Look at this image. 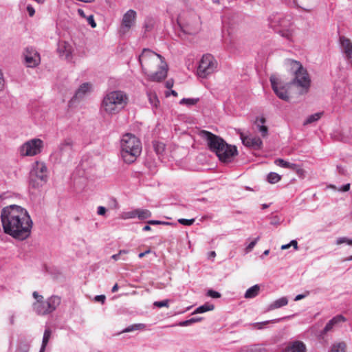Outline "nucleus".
Returning a JSON list of instances; mask_svg holds the SVG:
<instances>
[{
  "instance_id": "54",
  "label": "nucleus",
  "mask_w": 352,
  "mask_h": 352,
  "mask_svg": "<svg viewBox=\"0 0 352 352\" xmlns=\"http://www.w3.org/2000/svg\"><path fill=\"white\" fill-rule=\"evenodd\" d=\"M192 324L190 319L180 322L179 325L182 327H186Z\"/></svg>"
},
{
  "instance_id": "57",
  "label": "nucleus",
  "mask_w": 352,
  "mask_h": 352,
  "mask_svg": "<svg viewBox=\"0 0 352 352\" xmlns=\"http://www.w3.org/2000/svg\"><path fill=\"white\" fill-rule=\"evenodd\" d=\"M78 14L82 18H86L87 16L85 15V13L84 12V10L81 8H78Z\"/></svg>"
},
{
  "instance_id": "58",
  "label": "nucleus",
  "mask_w": 352,
  "mask_h": 352,
  "mask_svg": "<svg viewBox=\"0 0 352 352\" xmlns=\"http://www.w3.org/2000/svg\"><path fill=\"white\" fill-rule=\"evenodd\" d=\"M307 296V294H298L297 295L295 298H294V300L295 301H298V300H300L304 298H305Z\"/></svg>"
},
{
  "instance_id": "28",
  "label": "nucleus",
  "mask_w": 352,
  "mask_h": 352,
  "mask_svg": "<svg viewBox=\"0 0 352 352\" xmlns=\"http://www.w3.org/2000/svg\"><path fill=\"white\" fill-rule=\"evenodd\" d=\"M214 308V306L213 305L209 304V303H205L204 305H201L199 307H197L193 311L192 314L205 313L206 311L213 310Z\"/></svg>"
},
{
  "instance_id": "53",
  "label": "nucleus",
  "mask_w": 352,
  "mask_h": 352,
  "mask_svg": "<svg viewBox=\"0 0 352 352\" xmlns=\"http://www.w3.org/2000/svg\"><path fill=\"white\" fill-rule=\"evenodd\" d=\"M349 189H350V184H346L341 186L338 190L342 191V192H347L349 190Z\"/></svg>"
},
{
  "instance_id": "20",
  "label": "nucleus",
  "mask_w": 352,
  "mask_h": 352,
  "mask_svg": "<svg viewBox=\"0 0 352 352\" xmlns=\"http://www.w3.org/2000/svg\"><path fill=\"white\" fill-rule=\"evenodd\" d=\"M161 64L162 65L160 66L159 69L156 72L148 76L151 80L158 82L164 80L166 77L168 66L163 60L162 62H161Z\"/></svg>"
},
{
  "instance_id": "17",
  "label": "nucleus",
  "mask_w": 352,
  "mask_h": 352,
  "mask_svg": "<svg viewBox=\"0 0 352 352\" xmlns=\"http://www.w3.org/2000/svg\"><path fill=\"white\" fill-rule=\"evenodd\" d=\"M346 321V318L342 315H337L331 319L324 328L320 331V337H323L326 333L333 330L336 327H338L341 323Z\"/></svg>"
},
{
  "instance_id": "21",
  "label": "nucleus",
  "mask_w": 352,
  "mask_h": 352,
  "mask_svg": "<svg viewBox=\"0 0 352 352\" xmlns=\"http://www.w3.org/2000/svg\"><path fill=\"white\" fill-rule=\"evenodd\" d=\"M285 352H307V347L302 341H292L286 346Z\"/></svg>"
},
{
  "instance_id": "46",
  "label": "nucleus",
  "mask_w": 352,
  "mask_h": 352,
  "mask_svg": "<svg viewBox=\"0 0 352 352\" xmlns=\"http://www.w3.org/2000/svg\"><path fill=\"white\" fill-rule=\"evenodd\" d=\"M149 225H161V224H169L168 222L157 221V220H150L148 221Z\"/></svg>"
},
{
  "instance_id": "37",
  "label": "nucleus",
  "mask_w": 352,
  "mask_h": 352,
  "mask_svg": "<svg viewBox=\"0 0 352 352\" xmlns=\"http://www.w3.org/2000/svg\"><path fill=\"white\" fill-rule=\"evenodd\" d=\"M345 347L344 342L336 343L332 346L331 352H345Z\"/></svg>"
},
{
  "instance_id": "64",
  "label": "nucleus",
  "mask_w": 352,
  "mask_h": 352,
  "mask_svg": "<svg viewBox=\"0 0 352 352\" xmlns=\"http://www.w3.org/2000/svg\"><path fill=\"white\" fill-rule=\"evenodd\" d=\"M166 84V87L167 88H170L173 85V82H170V80H168Z\"/></svg>"
},
{
  "instance_id": "31",
  "label": "nucleus",
  "mask_w": 352,
  "mask_h": 352,
  "mask_svg": "<svg viewBox=\"0 0 352 352\" xmlns=\"http://www.w3.org/2000/svg\"><path fill=\"white\" fill-rule=\"evenodd\" d=\"M135 217H137L136 209L131 210V211L122 212L120 214V218L122 219H124V220L129 219H134Z\"/></svg>"
},
{
  "instance_id": "18",
  "label": "nucleus",
  "mask_w": 352,
  "mask_h": 352,
  "mask_svg": "<svg viewBox=\"0 0 352 352\" xmlns=\"http://www.w3.org/2000/svg\"><path fill=\"white\" fill-rule=\"evenodd\" d=\"M91 84L89 82L82 83L76 90L75 95L72 98L70 103H74L76 100L83 98L85 95L91 91Z\"/></svg>"
},
{
  "instance_id": "45",
  "label": "nucleus",
  "mask_w": 352,
  "mask_h": 352,
  "mask_svg": "<svg viewBox=\"0 0 352 352\" xmlns=\"http://www.w3.org/2000/svg\"><path fill=\"white\" fill-rule=\"evenodd\" d=\"M86 19H87L88 23L91 25V28L96 27V23L94 21L93 15H89V16H87Z\"/></svg>"
},
{
  "instance_id": "29",
  "label": "nucleus",
  "mask_w": 352,
  "mask_h": 352,
  "mask_svg": "<svg viewBox=\"0 0 352 352\" xmlns=\"http://www.w3.org/2000/svg\"><path fill=\"white\" fill-rule=\"evenodd\" d=\"M137 217L140 220H144L151 217V212L146 209H136Z\"/></svg>"
},
{
  "instance_id": "63",
  "label": "nucleus",
  "mask_w": 352,
  "mask_h": 352,
  "mask_svg": "<svg viewBox=\"0 0 352 352\" xmlns=\"http://www.w3.org/2000/svg\"><path fill=\"white\" fill-rule=\"evenodd\" d=\"M143 231H149L151 230V228L150 226V225H146L144 228H143Z\"/></svg>"
},
{
  "instance_id": "59",
  "label": "nucleus",
  "mask_w": 352,
  "mask_h": 352,
  "mask_svg": "<svg viewBox=\"0 0 352 352\" xmlns=\"http://www.w3.org/2000/svg\"><path fill=\"white\" fill-rule=\"evenodd\" d=\"M149 252H150V250H146V251H145V252H141V253H140V254H139L138 257H139L140 258H143L145 255H146L147 254H148Z\"/></svg>"
},
{
  "instance_id": "61",
  "label": "nucleus",
  "mask_w": 352,
  "mask_h": 352,
  "mask_svg": "<svg viewBox=\"0 0 352 352\" xmlns=\"http://www.w3.org/2000/svg\"><path fill=\"white\" fill-rule=\"evenodd\" d=\"M118 285L117 283H116V284L113 286V287H112V289H111V292H112L113 293H114V292H116L118 291Z\"/></svg>"
},
{
  "instance_id": "56",
  "label": "nucleus",
  "mask_w": 352,
  "mask_h": 352,
  "mask_svg": "<svg viewBox=\"0 0 352 352\" xmlns=\"http://www.w3.org/2000/svg\"><path fill=\"white\" fill-rule=\"evenodd\" d=\"M291 244V246H293L294 250H297L298 249V243L296 240H292L289 243Z\"/></svg>"
},
{
  "instance_id": "15",
  "label": "nucleus",
  "mask_w": 352,
  "mask_h": 352,
  "mask_svg": "<svg viewBox=\"0 0 352 352\" xmlns=\"http://www.w3.org/2000/svg\"><path fill=\"white\" fill-rule=\"evenodd\" d=\"M341 50L347 63L352 67V42L344 36L340 37Z\"/></svg>"
},
{
  "instance_id": "14",
  "label": "nucleus",
  "mask_w": 352,
  "mask_h": 352,
  "mask_svg": "<svg viewBox=\"0 0 352 352\" xmlns=\"http://www.w3.org/2000/svg\"><path fill=\"white\" fill-rule=\"evenodd\" d=\"M137 16V13L133 10H129L122 17L121 32L124 34L128 32L134 25Z\"/></svg>"
},
{
  "instance_id": "1",
  "label": "nucleus",
  "mask_w": 352,
  "mask_h": 352,
  "mask_svg": "<svg viewBox=\"0 0 352 352\" xmlns=\"http://www.w3.org/2000/svg\"><path fill=\"white\" fill-rule=\"evenodd\" d=\"M3 231L12 238L23 241L32 232L33 222L28 210L17 205L4 207L1 212Z\"/></svg>"
},
{
  "instance_id": "22",
  "label": "nucleus",
  "mask_w": 352,
  "mask_h": 352,
  "mask_svg": "<svg viewBox=\"0 0 352 352\" xmlns=\"http://www.w3.org/2000/svg\"><path fill=\"white\" fill-rule=\"evenodd\" d=\"M265 122L266 120L264 117L257 118L255 121V125L263 138L266 137L268 134V128L265 125Z\"/></svg>"
},
{
  "instance_id": "3",
  "label": "nucleus",
  "mask_w": 352,
  "mask_h": 352,
  "mask_svg": "<svg viewBox=\"0 0 352 352\" xmlns=\"http://www.w3.org/2000/svg\"><path fill=\"white\" fill-rule=\"evenodd\" d=\"M142 152L140 140L131 133L124 134L120 140V155L126 164L133 163Z\"/></svg>"
},
{
  "instance_id": "42",
  "label": "nucleus",
  "mask_w": 352,
  "mask_h": 352,
  "mask_svg": "<svg viewBox=\"0 0 352 352\" xmlns=\"http://www.w3.org/2000/svg\"><path fill=\"white\" fill-rule=\"evenodd\" d=\"M178 222L184 226H191L195 222L194 219H178Z\"/></svg>"
},
{
  "instance_id": "34",
  "label": "nucleus",
  "mask_w": 352,
  "mask_h": 352,
  "mask_svg": "<svg viewBox=\"0 0 352 352\" xmlns=\"http://www.w3.org/2000/svg\"><path fill=\"white\" fill-rule=\"evenodd\" d=\"M51 330L48 328V329H46L44 331V333H43V340H42V344H41V348H44L45 349L46 348V346L49 342V340L50 338V336H51Z\"/></svg>"
},
{
  "instance_id": "9",
  "label": "nucleus",
  "mask_w": 352,
  "mask_h": 352,
  "mask_svg": "<svg viewBox=\"0 0 352 352\" xmlns=\"http://www.w3.org/2000/svg\"><path fill=\"white\" fill-rule=\"evenodd\" d=\"M270 25L282 36L289 38L291 33V19L289 16H285L282 14H276L270 19Z\"/></svg>"
},
{
  "instance_id": "8",
  "label": "nucleus",
  "mask_w": 352,
  "mask_h": 352,
  "mask_svg": "<svg viewBox=\"0 0 352 352\" xmlns=\"http://www.w3.org/2000/svg\"><path fill=\"white\" fill-rule=\"evenodd\" d=\"M139 62L144 74L151 69L154 65L162 62L163 57L149 49H144L139 56Z\"/></svg>"
},
{
  "instance_id": "39",
  "label": "nucleus",
  "mask_w": 352,
  "mask_h": 352,
  "mask_svg": "<svg viewBox=\"0 0 352 352\" xmlns=\"http://www.w3.org/2000/svg\"><path fill=\"white\" fill-rule=\"evenodd\" d=\"M279 319H277V320H267V321H263V322H255V323H253L252 325L254 327V328L256 329H262L265 327V326L267 324H269L270 322H277L278 321Z\"/></svg>"
},
{
  "instance_id": "43",
  "label": "nucleus",
  "mask_w": 352,
  "mask_h": 352,
  "mask_svg": "<svg viewBox=\"0 0 352 352\" xmlns=\"http://www.w3.org/2000/svg\"><path fill=\"white\" fill-rule=\"evenodd\" d=\"M168 302H169L168 300H162V301H155L153 303V305L155 307L161 308L163 307H168Z\"/></svg>"
},
{
  "instance_id": "60",
  "label": "nucleus",
  "mask_w": 352,
  "mask_h": 352,
  "mask_svg": "<svg viewBox=\"0 0 352 352\" xmlns=\"http://www.w3.org/2000/svg\"><path fill=\"white\" fill-rule=\"evenodd\" d=\"M201 318H190L191 324H193L195 322H197L201 320Z\"/></svg>"
},
{
  "instance_id": "16",
  "label": "nucleus",
  "mask_w": 352,
  "mask_h": 352,
  "mask_svg": "<svg viewBox=\"0 0 352 352\" xmlns=\"http://www.w3.org/2000/svg\"><path fill=\"white\" fill-rule=\"evenodd\" d=\"M241 139L244 146L254 149H260L263 144L261 139L257 136L241 135Z\"/></svg>"
},
{
  "instance_id": "52",
  "label": "nucleus",
  "mask_w": 352,
  "mask_h": 352,
  "mask_svg": "<svg viewBox=\"0 0 352 352\" xmlns=\"http://www.w3.org/2000/svg\"><path fill=\"white\" fill-rule=\"evenodd\" d=\"M18 352H29V346L24 344L19 348Z\"/></svg>"
},
{
  "instance_id": "11",
  "label": "nucleus",
  "mask_w": 352,
  "mask_h": 352,
  "mask_svg": "<svg viewBox=\"0 0 352 352\" xmlns=\"http://www.w3.org/2000/svg\"><path fill=\"white\" fill-rule=\"evenodd\" d=\"M295 64L297 65L298 69L295 72V78L292 83L298 87H300L305 92H307L310 87L311 80L307 70L302 66V65L296 61Z\"/></svg>"
},
{
  "instance_id": "62",
  "label": "nucleus",
  "mask_w": 352,
  "mask_h": 352,
  "mask_svg": "<svg viewBox=\"0 0 352 352\" xmlns=\"http://www.w3.org/2000/svg\"><path fill=\"white\" fill-rule=\"evenodd\" d=\"M120 254L118 252V254H113L111 258L115 261H117L120 258Z\"/></svg>"
},
{
  "instance_id": "6",
  "label": "nucleus",
  "mask_w": 352,
  "mask_h": 352,
  "mask_svg": "<svg viewBox=\"0 0 352 352\" xmlns=\"http://www.w3.org/2000/svg\"><path fill=\"white\" fill-rule=\"evenodd\" d=\"M61 298L60 296L53 295L46 300H38L33 303V309L41 316L48 315L54 312L60 305Z\"/></svg>"
},
{
  "instance_id": "19",
  "label": "nucleus",
  "mask_w": 352,
  "mask_h": 352,
  "mask_svg": "<svg viewBox=\"0 0 352 352\" xmlns=\"http://www.w3.org/2000/svg\"><path fill=\"white\" fill-rule=\"evenodd\" d=\"M57 50L62 58L67 60L72 59V47L69 43L65 41L59 42Z\"/></svg>"
},
{
  "instance_id": "12",
  "label": "nucleus",
  "mask_w": 352,
  "mask_h": 352,
  "mask_svg": "<svg viewBox=\"0 0 352 352\" xmlns=\"http://www.w3.org/2000/svg\"><path fill=\"white\" fill-rule=\"evenodd\" d=\"M272 87L276 96L285 101L289 100V95L287 91V84H283L282 81L276 76L273 75L270 78Z\"/></svg>"
},
{
  "instance_id": "5",
  "label": "nucleus",
  "mask_w": 352,
  "mask_h": 352,
  "mask_svg": "<svg viewBox=\"0 0 352 352\" xmlns=\"http://www.w3.org/2000/svg\"><path fill=\"white\" fill-rule=\"evenodd\" d=\"M47 168L45 163L36 162L30 171V186L34 188H39L47 180Z\"/></svg>"
},
{
  "instance_id": "40",
  "label": "nucleus",
  "mask_w": 352,
  "mask_h": 352,
  "mask_svg": "<svg viewBox=\"0 0 352 352\" xmlns=\"http://www.w3.org/2000/svg\"><path fill=\"white\" fill-rule=\"evenodd\" d=\"M153 148L157 155L161 154L164 150V144L163 143L155 142H153Z\"/></svg>"
},
{
  "instance_id": "13",
  "label": "nucleus",
  "mask_w": 352,
  "mask_h": 352,
  "mask_svg": "<svg viewBox=\"0 0 352 352\" xmlns=\"http://www.w3.org/2000/svg\"><path fill=\"white\" fill-rule=\"evenodd\" d=\"M25 63L28 67H35L41 63L39 53L32 47H27L24 53Z\"/></svg>"
},
{
  "instance_id": "44",
  "label": "nucleus",
  "mask_w": 352,
  "mask_h": 352,
  "mask_svg": "<svg viewBox=\"0 0 352 352\" xmlns=\"http://www.w3.org/2000/svg\"><path fill=\"white\" fill-rule=\"evenodd\" d=\"M207 295L213 298H218L221 297V294L219 292L212 289H209L207 292Z\"/></svg>"
},
{
  "instance_id": "38",
  "label": "nucleus",
  "mask_w": 352,
  "mask_h": 352,
  "mask_svg": "<svg viewBox=\"0 0 352 352\" xmlns=\"http://www.w3.org/2000/svg\"><path fill=\"white\" fill-rule=\"evenodd\" d=\"M343 243H346L349 245L352 246V239L346 236H343L338 238L336 241V244L338 245H340Z\"/></svg>"
},
{
  "instance_id": "36",
  "label": "nucleus",
  "mask_w": 352,
  "mask_h": 352,
  "mask_svg": "<svg viewBox=\"0 0 352 352\" xmlns=\"http://www.w3.org/2000/svg\"><path fill=\"white\" fill-rule=\"evenodd\" d=\"M199 100V98H182L179 101L180 104H186L188 107L193 106L196 104L198 101Z\"/></svg>"
},
{
  "instance_id": "41",
  "label": "nucleus",
  "mask_w": 352,
  "mask_h": 352,
  "mask_svg": "<svg viewBox=\"0 0 352 352\" xmlns=\"http://www.w3.org/2000/svg\"><path fill=\"white\" fill-rule=\"evenodd\" d=\"M260 239V237L258 236L257 238H256L254 240H253L252 241H251L248 245L247 247L245 248V252L247 253L251 252L253 248H254V246L256 245V244L257 243V242L258 241V240Z\"/></svg>"
},
{
  "instance_id": "55",
  "label": "nucleus",
  "mask_w": 352,
  "mask_h": 352,
  "mask_svg": "<svg viewBox=\"0 0 352 352\" xmlns=\"http://www.w3.org/2000/svg\"><path fill=\"white\" fill-rule=\"evenodd\" d=\"M337 169H338L339 173L344 175L346 174V170H345V168L344 167L338 166Z\"/></svg>"
},
{
  "instance_id": "27",
  "label": "nucleus",
  "mask_w": 352,
  "mask_h": 352,
  "mask_svg": "<svg viewBox=\"0 0 352 352\" xmlns=\"http://www.w3.org/2000/svg\"><path fill=\"white\" fill-rule=\"evenodd\" d=\"M145 327H146V325L144 324H142V323L131 324V325L127 327L126 328H125L124 329H123L122 331H120L118 333V335H120L122 333H128V332H131V331H136V330H143L145 329Z\"/></svg>"
},
{
  "instance_id": "33",
  "label": "nucleus",
  "mask_w": 352,
  "mask_h": 352,
  "mask_svg": "<svg viewBox=\"0 0 352 352\" xmlns=\"http://www.w3.org/2000/svg\"><path fill=\"white\" fill-rule=\"evenodd\" d=\"M281 179V176L276 173L271 172L267 175V182L270 184H276Z\"/></svg>"
},
{
  "instance_id": "30",
  "label": "nucleus",
  "mask_w": 352,
  "mask_h": 352,
  "mask_svg": "<svg viewBox=\"0 0 352 352\" xmlns=\"http://www.w3.org/2000/svg\"><path fill=\"white\" fill-rule=\"evenodd\" d=\"M147 96L149 100L150 104L153 107L157 108L160 104V101L155 93L148 92Z\"/></svg>"
},
{
  "instance_id": "26",
  "label": "nucleus",
  "mask_w": 352,
  "mask_h": 352,
  "mask_svg": "<svg viewBox=\"0 0 352 352\" xmlns=\"http://www.w3.org/2000/svg\"><path fill=\"white\" fill-rule=\"evenodd\" d=\"M74 142L73 140L69 138H65L58 146V150L60 154L66 149L69 148L72 149L73 146Z\"/></svg>"
},
{
  "instance_id": "35",
  "label": "nucleus",
  "mask_w": 352,
  "mask_h": 352,
  "mask_svg": "<svg viewBox=\"0 0 352 352\" xmlns=\"http://www.w3.org/2000/svg\"><path fill=\"white\" fill-rule=\"evenodd\" d=\"M245 352H267V350L258 344H254L247 347Z\"/></svg>"
},
{
  "instance_id": "25",
  "label": "nucleus",
  "mask_w": 352,
  "mask_h": 352,
  "mask_svg": "<svg viewBox=\"0 0 352 352\" xmlns=\"http://www.w3.org/2000/svg\"><path fill=\"white\" fill-rule=\"evenodd\" d=\"M260 287L258 285H254V286L247 289L244 297L245 298H253L258 295Z\"/></svg>"
},
{
  "instance_id": "2",
  "label": "nucleus",
  "mask_w": 352,
  "mask_h": 352,
  "mask_svg": "<svg viewBox=\"0 0 352 352\" xmlns=\"http://www.w3.org/2000/svg\"><path fill=\"white\" fill-rule=\"evenodd\" d=\"M200 136L206 141L209 149L215 153L219 160L229 163L238 154L236 147L228 144L223 138L207 131H201Z\"/></svg>"
},
{
  "instance_id": "23",
  "label": "nucleus",
  "mask_w": 352,
  "mask_h": 352,
  "mask_svg": "<svg viewBox=\"0 0 352 352\" xmlns=\"http://www.w3.org/2000/svg\"><path fill=\"white\" fill-rule=\"evenodd\" d=\"M287 304L288 299L287 298V297H281L272 302L268 307V310L270 311L278 309L282 307L286 306Z\"/></svg>"
},
{
  "instance_id": "4",
  "label": "nucleus",
  "mask_w": 352,
  "mask_h": 352,
  "mask_svg": "<svg viewBox=\"0 0 352 352\" xmlns=\"http://www.w3.org/2000/svg\"><path fill=\"white\" fill-rule=\"evenodd\" d=\"M127 95L122 91H112L103 98L101 109L109 115L118 113L128 103Z\"/></svg>"
},
{
  "instance_id": "50",
  "label": "nucleus",
  "mask_w": 352,
  "mask_h": 352,
  "mask_svg": "<svg viewBox=\"0 0 352 352\" xmlns=\"http://www.w3.org/2000/svg\"><path fill=\"white\" fill-rule=\"evenodd\" d=\"M294 170L296 172L298 175H299L300 177H303L304 176L305 170L302 168H300L298 166V165H297V168Z\"/></svg>"
},
{
  "instance_id": "49",
  "label": "nucleus",
  "mask_w": 352,
  "mask_h": 352,
  "mask_svg": "<svg viewBox=\"0 0 352 352\" xmlns=\"http://www.w3.org/2000/svg\"><path fill=\"white\" fill-rule=\"evenodd\" d=\"M106 212H107V210H106V208L104 207H103V206L98 207V210H97L98 214H99V215H104Z\"/></svg>"
},
{
  "instance_id": "10",
  "label": "nucleus",
  "mask_w": 352,
  "mask_h": 352,
  "mask_svg": "<svg viewBox=\"0 0 352 352\" xmlns=\"http://www.w3.org/2000/svg\"><path fill=\"white\" fill-rule=\"evenodd\" d=\"M44 144L39 138L31 139L23 143L19 148L20 155L23 157L34 156L41 153Z\"/></svg>"
},
{
  "instance_id": "48",
  "label": "nucleus",
  "mask_w": 352,
  "mask_h": 352,
  "mask_svg": "<svg viewBox=\"0 0 352 352\" xmlns=\"http://www.w3.org/2000/svg\"><path fill=\"white\" fill-rule=\"evenodd\" d=\"M27 11L30 16H33L35 13L34 8L31 5L27 6Z\"/></svg>"
},
{
  "instance_id": "24",
  "label": "nucleus",
  "mask_w": 352,
  "mask_h": 352,
  "mask_svg": "<svg viewBox=\"0 0 352 352\" xmlns=\"http://www.w3.org/2000/svg\"><path fill=\"white\" fill-rule=\"evenodd\" d=\"M274 164L280 167L289 168L291 170H296L297 168V164L294 163H290L289 162H287L281 158L276 159L274 161Z\"/></svg>"
},
{
  "instance_id": "51",
  "label": "nucleus",
  "mask_w": 352,
  "mask_h": 352,
  "mask_svg": "<svg viewBox=\"0 0 352 352\" xmlns=\"http://www.w3.org/2000/svg\"><path fill=\"white\" fill-rule=\"evenodd\" d=\"M32 296L36 300V302H38V300H42L43 299V296L39 295L37 292H34Z\"/></svg>"
},
{
  "instance_id": "32",
  "label": "nucleus",
  "mask_w": 352,
  "mask_h": 352,
  "mask_svg": "<svg viewBox=\"0 0 352 352\" xmlns=\"http://www.w3.org/2000/svg\"><path fill=\"white\" fill-rule=\"evenodd\" d=\"M322 115V112H318L311 116H309L306 120L304 122V125H307L318 121L321 118Z\"/></svg>"
},
{
  "instance_id": "7",
  "label": "nucleus",
  "mask_w": 352,
  "mask_h": 352,
  "mask_svg": "<svg viewBox=\"0 0 352 352\" xmlns=\"http://www.w3.org/2000/svg\"><path fill=\"white\" fill-rule=\"evenodd\" d=\"M218 63L215 58L206 54L201 57L197 67V75L201 78H207L217 70Z\"/></svg>"
},
{
  "instance_id": "47",
  "label": "nucleus",
  "mask_w": 352,
  "mask_h": 352,
  "mask_svg": "<svg viewBox=\"0 0 352 352\" xmlns=\"http://www.w3.org/2000/svg\"><path fill=\"white\" fill-rule=\"evenodd\" d=\"M95 300L97 302H101L102 304L104 302L106 297L104 295H98L94 298Z\"/></svg>"
}]
</instances>
